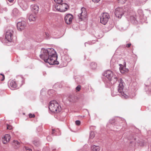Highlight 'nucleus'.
<instances>
[{"mask_svg":"<svg viewBox=\"0 0 151 151\" xmlns=\"http://www.w3.org/2000/svg\"><path fill=\"white\" fill-rule=\"evenodd\" d=\"M9 85L12 88H15L17 86V84L14 80H12L9 81Z\"/></svg>","mask_w":151,"mask_h":151,"instance_id":"obj_14","label":"nucleus"},{"mask_svg":"<svg viewBox=\"0 0 151 151\" xmlns=\"http://www.w3.org/2000/svg\"><path fill=\"white\" fill-rule=\"evenodd\" d=\"M46 37L47 38L49 36V34L47 33H45Z\"/></svg>","mask_w":151,"mask_h":151,"instance_id":"obj_34","label":"nucleus"},{"mask_svg":"<svg viewBox=\"0 0 151 151\" xmlns=\"http://www.w3.org/2000/svg\"><path fill=\"white\" fill-rule=\"evenodd\" d=\"M60 12H64L66 11L68 8V4L65 3H61Z\"/></svg>","mask_w":151,"mask_h":151,"instance_id":"obj_12","label":"nucleus"},{"mask_svg":"<svg viewBox=\"0 0 151 151\" xmlns=\"http://www.w3.org/2000/svg\"><path fill=\"white\" fill-rule=\"evenodd\" d=\"M103 75L107 78L112 84L115 83L117 81L118 77L116 75H114L112 71L108 70L105 72Z\"/></svg>","mask_w":151,"mask_h":151,"instance_id":"obj_2","label":"nucleus"},{"mask_svg":"<svg viewBox=\"0 0 151 151\" xmlns=\"http://www.w3.org/2000/svg\"><path fill=\"white\" fill-rule=\"evenodd\" d=\"M13 32L11 29H8L6 32L5 38L9 42H11L12 40V36Z\"/></svg>","mask_w":151,"mask_h":151,"instance_id":"obj_7","label":"nucleus"},{"mask_svg":"<svg viewBox=\"0 0 151 151\" xmlns=\"http://www.w3.org/2000/svg\"><path fill=\"white\" fill-rule=\"evenodd\" d=\"M27 24L24 21L19 22L17 23V28H23L27 27Z\"/></svg>","mask_w":151,"mask_h":151,"instance_id":"obj_9","label":"nucleus"},{"mask_svg":"<svg viewBox=\"0 0 151 151\" xmlns=\"http://www.w3.org/2000/svg\"><path fill=\"white\" fill-rule=\"evenodd\" d=\"M25 150L24 151H32V150L30 149L29 148L27 147H25Z\"/></svg>","mask_w":151,"mask_h":151,"instance_id":"obj_30","label":"nucleus"},{"mask_svg":"<svg viewBox=\"0 0 151 151\" xmlns=\"http://www.w3.org/2000/svg\"><path fill=\"white\" fill-rule=\"evenodd\" d=\"M91 68L92 69H95L97 67V64L95 63L92 62L91 64Z\"/></svg>","mask_w":151,"mask_h":151,"instance_id":"obj_22","label":"nucleus"},{"mask_svg":"<svg viewBox=\"0 0 151 151\" xmlns=\"http://www.w3.org/2000/svg\"><path fill=\"white\" fill-rule=\"evenodd\" d=\"M92 1L94 3H97L100 0H92Z\"/></svg>","mask_w":151,"mask_h":151,"instance_id":"obj_32","label":"nucleus"},{"mask_svg":"<svg viewBox=\"0 0 151 151\" xmlns=\"http://www.w3.org/2000/svg\"><path fill=\"white\" fill-rule=\"evenodd\" d=\"M131 44L130 43L126 45V47L128 48L130 47Z\"/></svg>","mask_w":151,"mask_h":151,"instance_id":"obj_33","label":"nucleus"},{"mask_svg":"<svg viewBox=\"0 0 151 151\" xmlns=\"http://www.w3.org/2000/svg\"><path fill=\"white\" fill-rule=\"evenodd\" d=\"M73 18V16L71 14H68L66 15L64 18V20L65 23L68 24H70Z\"/></svg>","mask_w":151,"mask_h":151,"instance_id":"obj_8","label":"nucleus"},{"mask_svg":"<svg viewBox=\"0 0 151 151\" xmlns=\"http://www.w3.org/2000/svg\"><path fill=\"white\" fill-rule=\"evenodd\" d=\"M95 134L94 132H91L90 133V138L93 139L95 137Z\"/></svg>","mask_w":151,"mask_h":151,"instance_id":"obj_23","label":"nucleus"},{"mask_svg":"<svg viewBox=\"0 0 151 151\" xmlns=\"http://www.w3.org/2000/svg\"><path fill=\"white\" fill-rule=\"evenodd\" d=\"M54 1L57 4H60L61 3L63 0H54Z\"/></svg>","mask_w":151,"mask_h":151,"instance_id":"obj_24","label":"nucleus"},{"mask_svg":"<svg viewBox=\"0 0 151 151\" xmlns=\"http://www.w3.org/2000/svg\"><path fill=\"white\" fill-rule=\"evenodd\" d=\"M91 149L92 151H99L100 147L99 146L93 145L91 146Z\"/></svg>","mask_w":151,"mask_h":151,"instance_id":"obj_15","label":"nucleus"},{"mask_svg":"<svg viewBox=\"0 0 151 151\" xmlns=\"http://www.w3.org/2000/svg\"><path fill=\"white\" fill-rule=\"evenodd\" d=\"M120 70L121 72L122 73H125V72L126 71V69H125L126 67V63L124 61L123 65L120 64Z\"/></svg>","mask_w":151,"mask_h":151,"instance_id":"obj_13","label":"nucleus"},{"mask_svg":"<svg viewBox=\"0 0 151 151\" xmlns=\"http://www.w3.org/2000/svg\"><path fill=\"white\" fill-rule=\"evenodd\" d=\"M11 137L9 135L6 134L5 135L4 137H3L2 139V142L4 144H7L9 142L10 139Z\"/></svg>","mask_w":151,"mask_h":151,"instance_id":"obj_10","label":"nucleus"},{"mask_svg":"<svg viewBox=\"0 0 151 151\" xmlns=\"http://www.w3.org/2000/svg\"><path fill=\"white\" fill-rule=\"evenodd\" d=\"M110 18V16L109 14L106 13H103L100 17V22L104 25H105L108 22Z\"/></svg>","mask_w":151,"mask_h":151,"instance_id":"obj_6","label":"nucleus"},{"mask_svg":"<svg viewBox=\"0 0 151 151\" xmlns=\"http://www.w3.org/2000/svg\"><path fill=\"white\" fill-rule=\"evenodd\" d=\"M32 10L35 13H37L39 11V7L36 4H32L31 6Z\"/></svg>","mask_w":151,"mask_h":151,"instance_id":"obj_11","label":"nucleus"},{"mask_svg":"<svg viewBox=\"0 0 151 151\" xmlns=\"http://www.w3.org/2000/svg\"><path fill=\"white\" fill-rule=\"evenodd\" d=\"M123 85L122 82H120L118 86V91L119 93L122 92L123 89Z\"/></svg>","mask_w":151,"mask_h":151,"instance_id":"obj_18","label":"nucleus"},{"mask_svg":"<svg viewBox=\"0 0 151 151\" xmlns=\"http://www.w3.org/2000/svg\"><path fill=\"white\" fill-rule=\"evenodd\" d=\"M17 11V9H14L13 10V12H14V11Z\"/></svg>","mask_w":151,"mask_h":151,"instance_id":"obj_36","label":"nucleus"},{"mask_svg":"<svg viewBox=\"0 0 151 151\" xmlns=\"http://www.w3.org/2000/svg\"><path fill=\"white\" fill-rule=\"evenodd\" d=\"M78 17L81 20H86L87 19L88 16L86 9L82 7L81 10V13L78 15Z\"/></svg>","mask_w":151,"mask_h":151,"instance_id":"obj_5","label":"nucleus"},{"mask_svg":"<svg viewBox=\"0 0 151 151\" xmlns=\"http://www.w3.org/2000/svg\"><path fill=\"white\" fill-rule=\"evenodd\" d=\"M75 123L77 125L79 126L81 124V122L79 120H77L76 121Z\"/></svg>","mask_w":151,"mask_h":151,"instance_id":"obj_29","label":"nucleus"},{"mask_svg":"<svg viewBox=\"0 0 151 151\" xmlns=\"http://www.w3.org/2000/svg\"><path fill=\"white\" fill-rule=\"evenodd\" d=\"M129 8L126 7H117L114 11V14L116 17L119 19H120L125 12H128Z\"/></svg>","mask_w":151,"mask_h":151,"instance_id":"obj_4","label":"nucleus"},{"mask_svg":"<svg viewBox=\"0 0 151 151\" xmlns=\"http://www.w3.org/2000/svg\"><path fill=\"white\" fill-rule=\"evenodd\" d=\"M61 4H57L54 7V9H55L56 11L60 12Z\"/></svg>","mask_w":151,"mask_h":151,"instance_id":"obj_17","label":"nucleus"},{"mask_svg":"<svg viewBox=\"0 0 151 151\" xmlns=\"http://www.w3.org/2000/svg\"><path fill=\"white\" fill-rule=\"evenodd\" d=\"M0 75L1 76V81H3L4 80L5 76H4L2 74H0Z\"/></svg>","mask_w":151,"mask_h":151,"instance_id":"obj_26","label":"nucleus"},{"mask_svg":"<svg viewBox=\"0 0 151 151\" xmlns=\"http://www.w3.org/2000/svg\"><path fill=\"white\" fill-rule=\"evenodd\" d=\"M7 129L11 130V129H12V126L11 125H9L8 124H7Z\"/></svg>","mask_w":151,"mask_h":151,"instance_id":"obj_27","label":"nucleus"},{"mask_svg":"<svg viewBox=\"0 0 151 151\" xmlns=\"http://www.w3.org/2000/svg\"><path fill=\"white\" fill-rule=\"evenodd\" d=\"M40 58L45 62L48 63L50 65L58 64L57 61L56 53L53 48L44 49L42 53L40 55Z\"/></svg>","mask_w":151,"mask_h":151,"instance_id":"obj_1","label":"nucleus"},{"mask_svg":"<svg viewBox=\"0 0 151 151\" xmlns=\"http://www.w3.org/2000/svg\"><path fill=\"white\" fill-rule=\"evenodd\" d=\"M126 1L127 0H118L119 3L121 4H124L126 2Z\"/></svg>","mask_w":151,"mask_h":151,"instance_id":"obj_25","label":"nucleus"},{"mask_svg":"<svg viewBox=\"0 0 151 151\" xmlns=\"http://www.w3.org/2000/svg\"><path fill=\"white\" fill-rule=\"evenodd\" d=\"M29 116L30 118H34L35 116V115L34 114H29Z\"/></svg>","mask_w":151,"mask_h":151,"instance_id":"obj_28","label":"nucleus"},{"mask_svg":"<svg viewBox=\"0 0 151 151\" xmlns=\"http://www.w3.org/2000/svg\"><path fill=\"white\" fill-rule=\"evenodd\" d=\"M130 19L131 22L133 24L136 23L137 22L135 18L133 16H131L130 17Z\"/></svg>","mask_w":151,"mask_h":151,"instance_id":"obj_21","label":"nucleus"},{"mask_svg":"<svg viewBox=\"0 0 151 151\" xmlns=\"http://www.w3.org/2000/svg\"><path fill=\"white\" fill-rule=\"evenodd\" d=\"M68 100L70 102H74L76 101V98L74 96H71L69 97Z\"/></svg>","mask_w":151,"mask_h":151,"instance_id":"obj_20","label":"nucleus"},{"mask_svg":"<svg viewBox=\"0 0 151 151\" xmlns=\"http://www.w3.org/2000/svg\"><path fill=\"white\" fill-rule=\"evenodd\" d=\"M29 19L30 21H35L36 19V16L35 15L31 14L29 17Z\"/></svg>","mask_w":151,"mask_h":151,"instance_id":"obj_19","label":"nucleus"},{"mask_svg":"<svg viewBox=\"0 0 151 151\" xmlns=\"http://www.w3.org/2000/svg\"><path fill=\"white\" fill-rule=\"evenodd\" d=\"M13 145L15 149H17L20 146V143L17 140L13 141Z\"/></svg>","mask_w":151,"mask_h":151,"instance_id":"obj_16","label":"nucleus"},{"mask_svg":"<svg viewBox=\"0 0 151 151\" xmlns=\"http://www.w3.org/2000/svg\"><path fill=\"white\" fill-rule=\"evenodd\" d=\"M55 131V130L54 129H52V134H53L54 133V131Z\"/></svg>","mask_w":151,"mask_h":151,"instance_id":"obj_35","label":"nucleus"},{"mask_svg":"<svg viewBox=\"0 0 151 151\" xmlns=\"http://www.w3.org/2000/svg\"><path fill=\"white\" fill-rule=\"evenodd\" d=\"M120 81H121V82H122V81H121V80H120Z\"/></svg>","mask_w":151,"mask_h":151,"instance_id":"obj_37","label":"nucleus"},{"mask_svg":"<svg viewBox=\"0 0 151 151\" xmlns=\"http://www.w3.org/2000/svg\"><path fill=\"white\" fill-rule=\"evenodd\" d=\"M76 90H77L78 91H80L81 90V86H78L76 88Z\"/></svg>","mask_w":151,"mask_h":151,"instance_id":"obj_31","label":"nucleus"},{"mask_svg":"<svg viewBox=\"0 0 151 151\" xmlns=\"http://www.w3.org/2000/svg\"><path fill=\"white\" fill-rule=\"evenodd\" d=\"M49 108L50 110L54 113H58L61 109V107L55 101H51L49 104Z\"/></svg>","mask_w":151,"mask_h":151,"instance_id":"obj_3","label":"nucleus"}]
</instances>
